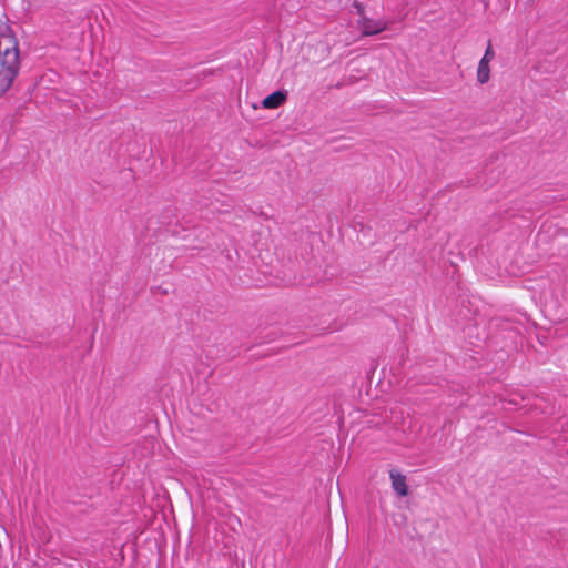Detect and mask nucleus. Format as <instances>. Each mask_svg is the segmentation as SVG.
I'll list each match as a JSON object with an SVG mask.
<instances>
[{
	"instance_id": "nucleus-1",
	"label": "nucleus",
	"mask_w": 568,
	"mask_h": 568,
	"mask_svg": "<svg viewBox=\"0 0 568 568\" xmlns=\"http://www.w3.org/2000/svg\"><path fill=\"white\" fill-rule=\"evenodd\" d=\"M19 69V41L9 23L0 20V97L11 88Z\"/></svg>"
},
{
	"instance_id": "nucleus-2",
	"label": "nucleus",
	"mask_w": 568,
	"mask_h": 568,
	"mask_svg": "<svg viewBox=\"0 0 568 568\" xmlns=\"http://www.w3.org/2000/svg\"><path fill=\"white\" fill-rule=\"evenodd\" d=\"M357 27L361 30L362 36L371 37L385 31L388 28V22L383 19L374 20L366 16L358 18Z\"/></svg>"
},
{
	"instance_id": "nucleus-3",
	"label": "nucleus",
	"mask_w": 568,
	"mask_h": 568,
	"mask_svg": "<svg viewBox=\"0 0 568 568\" xmlns=\"http://www.w3.org/2000/svg\"><path fill=\"white\" fill-rule=\"evenodd\" d=\"M389 478L392 481V487L396 491V494L400 497H406L408 495V486L406 483V477L398 470L390 469Z\"/></svg>"
},
{
	"instance_id": "nucleus-4",
	"label": "nucleus",
	"mask_w": 568,
	"mask_h": 568,
	"mask_svg": "<svg viewBox=\"0 0 568 568\" xmlns=\"http://www.w3.org/2000/svg\"><path fill=\"white\" fill-rule=\"evenodd\" d=\"M287 99V94L284 91H275L272 94L267 95L262 101V106L264 109H276L281 106Z\"/></svg>"
},
{
	"instance_id": "nucleus-5",
	"label": "nucleus",
	"mask_w": 568,
	"mask_h": 568,
	"mask_svg": "<svg viewBox=\"0 0 568 568\" xmlns=\"http://www.w3.org/2000/svg\"><path fill=\"white\" fill-rule=\"evenodd\" d=\"M489 64H490L489 62H486V61L484 62L481 60L478 62V67H477V71H476V79H477L478 83L485 84L490 80Z\"/></svg>"
},
{
	"instance_id": "nucleus-6",
	"label": "nucleus",
	"mask_w": 568,
	"mask_h": 568,
	"mask_svg": "<svg viewBox=\"0 0 568 568\" xmlns=\"http://www.w3.org/2000/svg\"><path fill=\"white\" fill-rule=\"evenodd\" d=\"M495 59V51L493 49V45H491V41L489 40L488 43H487V48L485 50V53L483 55V58L480 59L481 61H486V62H491L493 60Z\"/></svg>"
},
{
	"instance_id": "nucleus-7",
	"label": "nucleus",
	"mask_w": 568,
	"mask_h": 568,
	"mask_svg": "<svg viewBox=\"0 0 568 568\" xmlns=\"http://www.w3.org/2000/svg\"><path fill=\"white\" fill-rule=\"evenodd\" d=\"M353 6L356 9V13L359 16V18L366 17L365 7L363 6V3L355 1Z\"/></svg>"
}]
</instances>
